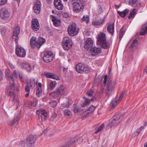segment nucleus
<instances>
[{"mask_svg": "<svg viewBox=\"0 0 147 147\" xmlns=\"http://www.w3.org/2000/svg\"><path fill=\"white\" fill-rule=\"evenodd\" d=\"M107 78V75H106L105 76L104 80L103 82V83L105 84V87L103 88V89H101V91H102L103 90H104L106 95L109 97L114 92L115 86L114 83L111 80H108L106 84Z\"/></svg>", "mask_w": 147, "mask_h": 147, "instance_id": "obj_1", "label": "nucleus"}, {"mask_svg": "<svg viewBox=\"0 0 147 147\" xmlns=\"http://www.w3.org/2000/svg\"><path fill=\"white\" fill-rule=\"evenodd\" d=\"M106 38L105 34L100 33L98 34V44L104 49H109L110 47V44L106 42Z\"/></svg>", "mask_w": 147, "mask_h": 147, "instance_id": "obj_2", "label": "nucleus"}, {"mask_svg": "<svg viewBox=\"0 0 147 147\" xmlns=\"http://www.w3.org/2000/svg\"><path fill=\"white\" fill-rule=\"evenodd\" d=\"M15 88V85L9 86L7 87L6 92L9 96H10L12 98V101L14 102L19 103L18 99L16 98V96L14 94V91Z\"/></svg>", "mask_w": 147, "mask_h": 147, "instance_id": "obj_3", "label": "nucleus"}, {"mask_svg": "<svg viewBox=\"0 0 147 147\" xmlns=\"http://www.w3.org/2000/svg\"><path fill=\"white\" fill-rule=\"evenodd\" d=\"M69 3L73 4V11L76 13L80 11L83 9V5L80 1L76 2L75 0H69Z\"/></svg>", "mask_w": 147, "mask_h": 147, "instance_id": "obj_4", "label": "nucleus"}, {"mask_svg": "<svg viewBox=\"0 0 147 147\" xmlns=\"http://www.w3.org/2000/svg\"><path fill=\"white\" fill-rule=\"evenodd\" d=\"M67 31L70 36H73L78 33L79 29L75 23H72L68 26Z\"/></svg>", "mask_w": 147, "mask_h": 147, "instance_id": "obj_5", "label": "nucleus"}, {"mask_svg": "<svg viewBox=\"0 0 147 147\" xmlns=\"http://www.w3.org/2000/svg\"><path fill=\"white\" fill-rule=\"evenodd\" d=\"M62 45L64 50H69L72 46V42L71 40L68 37H65L63 39Z\"/></svg>", "mask_w": 147, "mask_h": 147, "instance_id": "obj_6", "label": "nucleus"}, {"mask_svg": "<svg viewBox=\"0 0 147 147\" xmlns=\"http://www.w3.org/2000/svg\"><path fill=\"white\" fill-rule=\"evenodd\" d=\"M76 71L79 73H82L83 72L88 73L90 71L89 67H85L84 65L82 63H79L77 64L76 66Z\"/></svg>", "mask_w": 147, "mask_h": 147, "instance_id": "obj_7", "label": "nucleus"}, {"mask_svg": "<svg viewBox=\"0 0 147 147\" xmlns=\"http://www.w3.org/2000/svg\"><path fill=\"white\" fill-rule=\"evenodd\" d=\"M127 93V92L125 90H123L121 93L120 96L118 100H113L111 101L110 104V108L112 109L116 106V105L119 103L122 100V99L123 98L124 95L126 94Z\"/></svg>", "mask_w": 147, "mask_h": 147, "instance_id": "obj_8", "label": "nucleus"}, {"mask_svg": "<svg viewBox=\"0 0 147 147\" xmlns=\"http://www.w3.org/2000/svg\"><path fill=\"white\" fill-rule=\"evenodd\" d=\"M10 14L8 11L5 8H2L0 10V17L4 20L8 19L10 17Z\"/></svg>", "mask_w": 147, "mask_h": 147, "instance_id": "obj_9", "label": "nucleus"}, {"mask_svg": "<svg viewBox=\"0 0 147 147\" xmlns=\"http://www.w3.org/2000/svg\"><path fill=\"white\" fill-rule=\"evenodd\" d=\"M36 113L38 114L39 119H41L42 122L46 119L47 113L45 110L42 109L37 110Z\"/></svg>", "mask_w": 147, "mask_h": 147, "instance_id": "obj_10", "label": "nucleus"}, {"mask_svg": "<svg viewBox=\"0 0 147 147\" xmlns=\"http://www.w3.org/2000/svg\"><path fill=\"white\" fill-rule=\"evenodd\" d=\"M53 54L51 51H47L45 53L43 57V60L45 62L48 63L52 61L53 59Z\"/></svg>", "mask_w": 147, "mask_h": 147, "instance_id": "obj_11", "label": "nucleus"}, {"mask_svg": "<svg viewBox=\"0 0 147 147\" xmlns=\"http://www.w3.org/2000/svg\"><path fill=\"white\" fill-rule=\"evenodd\" d=\"M65 89L66 88L64 86L61 85L57 88L54 94L57 96L62 95L65 93Z\"/></svg>", "mask_w": 147, "mask_h": 147, "instance_id": "obj_12", "label": "nucleus"}, {"mask_svg": "<svg viewBox=\"0 0 147 147\" xmlns=\"http://www.w3.org/2000/svg\"><path fill=\"white\" fill-rule=\"evenodd\" d=\"M16 52L18 56L20 57H24L26 54V52L24 49L20 46L17 45L16 46Z\"/></svg>", "mask_w": 147, "mask_h": 147, "instance_id": "obj_13", "label": "nucleus"}, {"mask_svg": "<svg viewBox=\"0 0 147 147\" xmlns=\"http://www.w3.org/2000/svg\"><path fill=\"white\" fill-rule=\"evenodd\" d=\"M31 28L34 31H36L40 28V25L38 20L36 19H33L32 20Z\"/></svg>", "mask_w": 147, "mask_h": 147, "instance_id": "obj_14", "label": "nucleus"}, {"mask_svg": "<svg viewBox=\"0 0 147 147\" xmlns=\"http://www.w3.org/2000/svg\"><path fill=\"white\" fill-rule=\"evenodd\" d=\"M35 138L33 135L29 136L26 140V144L27 147H32L34 145Z\"/></svg>", "mask_w": 147, "mask_h": 147, "instance_id": "obj_15", "label": "nucleus"}, {"mask_svg": "<svg viewBox=\"0 0 147 147\" xmlns=\"http://www.w3.org/2000/svg\"><path fill=\"white\" fill-rule=\"evenodd\" d=\"M20 32V29L19 27H16L14 29L13 35L12 36L13 39L14 40L16 43H18L19 40L18 35Z\"/></svg>", "mask_w": 147, "mask_h": 147, "instance_id": "obj_16", "label": "nucleus"}, {"mask_svg": "<svg viewBox=\"0 0 147 147\" xmlns=\"http://www.w3.org/2000/svg\"><path fill=\"white\" fill-rule=\"evenodd\" d=\"M84 48L86 50L91 47L93 45V40L91 38H88L84 42Z\"/></svg>", "mask_w": 147, "mask_h": 147, "instance_id": "obj_17", "label": "nucleus"}, {"mask_svg": "<svg viewBox=\"0 0 147 147\" xmlns=\"http://www.w3.org/2000/svg\"><path fill=\"white\" fill-rule=\"evenodd\" d=\"M101 52V50L100 48L93 47L91 48L90 53L92 56H95L100 54Z\"/></svg>", "mask_w": 147, "mask_h": 147, "instance_id": "obj_18", "label": "nucleus"}, {"mask_svg": "<svg viewBox=\"0 0 147 147\" xmlns=\"http://www.w3.org/2000/svg\"><path fill=\"white\" fill-rule=\"evenodd\" d=\"M5 74L6 79L9 81V86L14 85V81L13 77L10 75L9 71L6 70L5 71Z\"/></svg>", "mask_w": 147, "mask_h": 147, "instance_id": "obj_19", "label": "nucleus"}, {"mask_svg": "<svg viewBox=\"0 0 147 147\" xmlns=\"http://www.w3.org/2000/svg\"><path fill=\"white\" fill-rule=\"evenodd\" d=\"M54 4L55 8L58 10H61L63 8V6L61 0H54Z\"/></svg>", "mask_w": 147, "mask_h": 147, "instance_id": "obj_20", "label": "nucleus"}, {"mask_svg": "<svg viewBox=\"0 0 147 147\" xmlns=\"http://www.w3.org/2000/svg\"><path fill=\"white\" fill-rule=\"evenodd\" d=\"M41 3L40 1H37L34 4L33 9L34 12L37 14L39 13L40 10Z\"/></svg>", "mask_w": 147, "mask_h": 147, "instance_id": "obj_21", "label": "nucleus"}, {"mask_svg": "<svg viewBox=\"0 0 147 147\" xmlns=\"http://www.w3.org/2000/svg\"><path fill=\"white\" fill-rule=\"evenodd\" d=\"M118 124L117 123L115 120L113 119V118H112L107 124L106 128L108 129L113 126L116 125Z\"/></svg>", "mask_w": 147, "mask_h": 147, "instance_id": "obj_22", "label": "nucleus"}, {"mask_svg": "<svg viewBox=\"0 0 147 147\" xmlns=\"http://www.w3.org/2000/svg\"><path fill=\"white\" fill-rule=\"evenodd\" d=\"M113 119L115 120L117 123L118 124L121 119L123 118V116L122 114H116L112 117Z\"/></svg>", "mask_w": 147, "mask_h": 147, "instance_id": "obj_23", "label": "nucleus"}, {"mask_svg": "<svg viewBox=\"0 0 147 147\" xmlns=\"http://www.w3.org/2000/svg\"><path fill=\"white\" fill-rule=\"evenodd\" d=\"M114 24L113 23H110L108 26L107 30L111 35H113L114 33Z\"/></svg>", "mask_w": 147, "mask_h": 147, "instance_id": "obj_24", "label": "nucleus"}, {"mask_svg": "<svg viewBox=\"0 0 147 147\" xmlns=\"http://www.w3.org/2000/svg\"><path fill=\"white\" fill-rule=\"evenodd\" d=\"M21 67L28 72H30L32 69V67H31L29 64L23 63L21 65Z\"/></svg>", "mask_w": 147, "mask_h": 147, "instance_id": "obj_25", "label": "nucleus"}, {"mask_svg": "<svg viewBox=\"0 0 147 147\" xmlns=\"http://www.w3.org/2000/svg\"><path fill=\"white\" fill-rule=\"evenodd\" d=\"M51 17L52 21L53 22L55 26H59L60 24V20L57 19L55 16L53 15H51Z\"/></svg>", "mask_w": 147, "mask_h": 147, "instance_id": "obj_26", "label": "nucleus"}, {"mask_svg": "<svg viewBox=\"0 0 147 147\" xmlns=\"http://www.w3.org/2000/svg\"><path fill=\"white\" fill-rule=\"evenodd\" d=\"M105 21V18H101L100 20H96L92 22V24L95 26H100Z\"/></svg>", "mask_w": 147, "mask_h": 147, "instance_id": "obj_27", "label": "nucleus"}, {"mask_svg": "<svg viewBox=\"0 0 147 147\" xmlns=\"http://www.w3.org/2000/svg\"><path fill=\"white\" fill-rule=\"evenodd\" d=\"M44 75L46 77L49 78L55 79L57 80L59 78L57 76H55L52 73L46 72L44 73Z\"/></svg>", "mask_w": 147, "mask_h": 147, "instance_id": "obj_28", "label": "nucleus"}, {"mask_svg": "<svg viewBox=\"0 0 147 147\" xmlns=\"http://www.w3.org/2000/svg\"><path fill=\"white\" fill-rule=\"evenodd\" d=\"M36 38L35 37H33L31 39L30 43L31 46L32 48H34L36 47H37V45H38L37 42L36 41Z\"/></svg>", "mask_w": 147, "mask_h": 147, "instance_id": "obj_29", "label": "nucleus"}, {"mask_svg": "<svg viewBox=\"0 0 147 147\" xmlns=\"http://www.w3.org/2000/svg\"><path fill=\"white\" fill-rule=\"evenodd\" d=\"M57 84L56 81H51L48 84V88L50 90L53 89L55 87Z\"/></svg>", "mask_w": 147, "mask_h": 147, "instance_id": "obj_30", "label": "nucleus"}, {"mask_svg": "<svg viewBox=\"0 0 147 147\" xmlns=\"http://www.w3.org/2000/svg\"><path fill=\"white\" fill-rule=\"evenodd\" d=\"M45 42V40L44 38L42 37H39L37 40L38 45H37V47L38 48H40L41 45Z\"/></svg>", "mask_w": 147, "mask_h": 147, "instance_id": "obj_31", "label": "nucleus"}, {"mask_svg": "<svg viewBox=\"0 0 147 147\" xmlns=\"http://www.w3.org/2000/svg\"><path fill=\"white\" fill-rule=\"evenodd\" d=\"M147 32V23L144 24L140 32L141 35H144Z\"/></svg>", "mask_w": 147, "mask_h": 147, "instance_id": "obj_32", "label": "nucleus"}, {"mask_svg": "<svg viewBox=\"0 0 147 147\" xmlns=\"http://www.w3.org/2000/svg\"><path fill=\"white\" fill-rule=\"evenodd\" d=\"M82 140L83 139L82 138H78V137H74L71 140H70L68 142V145H69V144L70 143H74L76 141H77L78 142L80 143L82 141Z\"/></svg>", "mask_w": 147, "mask_h": 147, "instance_id": "obj_33", "label": "nucleus"}, {"mask_svg": "<svg viewBox=\"0 0 147 147\" xmlns=\"http://www.w3.org/2000/svg\"><path fill=\"white\" fill-rule=\"evenodd\" d=\"M128 9H126L122 11H118L117 13L120 16L123 18L125 17V15L128 13Z\"/></svg>", "mask_w": 147, "mask_h": 147, "instance_id": "obj_34", "label": "nucleus"}, {"mask_svg": "<svg viewBox=\"0 0 147 147\" xmlns=\"http://www.w3.org/2000/svg\"><path fill=\"white\" fill-rule=\"evenodd\" d=\"M84 98H85V102L84 103H82V107H84L86 105H89L90 103V102L91 101H92L93 99V98H92L91 100L90 99H88L86 98L85 97H84Z\"/></svg>", "mask_w": 147, "mask_h": 147, "instance_id": "obj_35", "label": "nucleus"}, {"mask_svg": "<svg viewBox=\"0 0 147 147\" xmlns=\"http://www.w3.org/2000/svg\"><path fill=\"white\" fill-rule=\"evenodd\" d=\"M73 109L75 113H80L82 112V110L77 105H75Z\"/></svg>", "mask_w": 147, "mask_h": 147, "instance_id": "obj_36", "label": "nucleus"}, {"mask_svg": "<svg viewBox=\"0 0 147 147\" xmlns=\"http://www.w3.org/2000/svg\"><path fill=\"white\" fill-rule=\"evenodd\" d=\"M137 44L138 40L136 39H135L131 43L130 48L132 49H136V46Z\"/></svg>", "mask_w": 147, "mask_h": 147, "instance_id": "obj_37", "label": "nucleus"}, {"mask_svg": "<svg viewBox=\"0 0 147 147\" xmlns=\"http://www.w3.org/2000/svg\"><path fill=\"white\" fill-rule=\"evenodd\" d=\"M83 112V113L82 115V119H84L85 117H86L90 113V112H89L87 110Z\"/></svg>", "mask_w": 147, "mask_h": 147, "instance_id": "obj_38", "label": "nucleus"}, {"mask_svg": "<svg viewBox=\"0 0 147 147\" xmlns=\"http://www.w3.org/2000/svg\"><path fill=\"white\" fill-rule=\"evenodd\" d=\"M35 80L34 79L32 78H31L29 82H28L27 84H28V86L31 87L32 86H34L35 85Z\"/></svg>", "mask_w": 147, "mask_h": 147, "instance_id": "obj_39", "label": "nucleus"}, {"mask_svg": "<svg viewBox=\"0 0 147 147\" xmlns=\"http://www.w3.org/2000/svg\"><path fill=\"white\" fill-rule=\"evenodd\" d=\"M136 9H134L130 13L129 15L128 16V18L131 19L134 18L136 15Z\"/></svg>", "mask_w": 147, "mask_h": 147, "instance_id": "obj_40", "label": "nucleus"}, {"mask_svg": "<svg viewBox=\"0 0 147 147\" xmlns=\"http://www.w3.org/2000/svg\"><path fill=\"white\" fill-rule=\"evenodd\" d=\"M29 86H28V84L25 86V92L27 93L26 94H25V96L26 97H28L29 96V94L30 92V88Z\"/></svg>", "mask_w": 147, "mask_h": 147, "instance_id": "obj_41", "label": "nucleus"}, {"mask_svg": "<svg viewBox=\"0 0 147 147\" xmlns=\"http://www.w3.org/2000/svg\"><path fill=\"white\" fill-rule=\"evenodd\" d=\"M42 93V89L41 87H37V90H36V94L37 96L39 97L41 94Z\"/></svg>", "mask_w": 147, "mask_h": 147, "instance_id": "obj_42", "label": "nucleus"}, {"mask_svg": "<svg viewBox=\"0 0 147 147\" xmlns=\"http://www.w3.org/2000/svg\"><path fill=\"white\" fill-rule=\"evenodd\" d=\"M144 129V127L143 126H142L140 128L137 129L136 131L135 132L134 134L135 135H138L140 134L141 131Z\"/></svg>", "mask_w": 147, "mask_h": 147, "instance_id": "obj_43", "label": "nucleus"}, {"mask_svg": "<svg viewBox=\"0 0 147 147\" xmlns=\"http://www.w3.org/2000/svg\"><path fill=\"white\" fill-rule=\"evenodd\" d=\"M37 105V102H30L29 103V107L31 108L32 107H35Z\"/></svg>", "mask_w": 147, "mask_h": 147, "instance_id": "obj_44", "label": "nucleus"}, {"mask_svg": "<svg viewBox=\"0 0 147 147\" xmlns=\"http://www.w3.org/2000/svg\"><path fill=\"white\" fill-rule=\"evenodd\" d=\"M0 30L1 33L2 35H4L5 34L6 31V28L3 26H1L0 27Z\"/></svg>", "mask_w": 147, "mask_h": 147, "instance_id": "obj_45", "label": "nucleus"}, {"mask_svg": "<svg viewBox=\"0 0 147 147\" xmlns=\"http://www.w3.org/2000/svg\"><path fill=\"white\" fill-rule=\"evenodd\" d=\"M102 12V9L100 6L98 5V7L97 10L96 11V14L99 15Z\"/></svg>", "mask_w": 147, "mask_h": 147, "instance_id": "obj_46", "label": "nucleus"}, {"mask_svg": "<svg viewBox=\"0 0 147 147\" xmlns=\"http://www.w3.org/2000/svg\"><path fill=\"white\" fill-rule=\"evenodd\" d=\"M64 115L66 116H70L71 115V112L69 109H66L64 111Z\"/></svg>", "mask_w": 147, "mask_h": 147, "instance_id": "obj_47", "label": "nucleus"}, {"mask_svg": "<svg viewBox=\"0 0 147 147\" xmlns=\"http://www.w3.org/2000/svg\"><path fill=\"white\" fill-rule=\"evenodd\" d=\"M124 33V31L123 30V27L120 30L119 33V39L120 40H121L123 34Z\"/></svg>", "mask_w": 147, "mask_h": 147, "instance_id": "obj_48", "label": "nucleus"}, {"mask_svg": "<svg viewBox=\"0 0 147 147\" xmlns=\"http://www.w3.org/2000/svg\"><path fill=\"white\" fill-rule=\"evenodd\" d=\"M105 125L104 124H102L98 128L97 130L95 132V133L97 134L99 131H101L102 129L104 127Z\"/></svg>", "mask_w": 147, "mask_h": 147, "instance_id": "obj_49", "label": "nucleus"}, {"mask_svg": "<svg viewBox=\"0 0 147 147\" xmlns=\"http://www.w3.org/2000/svg\"><path fill=\"white\" fill-rule=\"evenodd\" d=\"M82 20L83 21H86V23H88L89 21V18L88 16H84L82 18Z\"/></svg>", "mask_w": 147, "mask_h": 147, "instance_id": "obj_50", "label": "nucleus"}, {"mask_svg": "<svg viewBox=\"0 0 147 147\" xmlns=\"http://www.w3.org/2000/svg\"><path fill=\"white\" fill-rule=\"evenodd\" d=\"M19 120V117H17L16 118H15L14 119L13 121V122L11 123L12 125H14L16 123H18Z\"/></svg>", "mask_w": 147, "mask_h": 147, "instance_id": "obj_51", "label": "nucleus"}, {"mask_svg": "<svg viewBox=\"0 0 147 147\" xmlns=\"http://www.w3.org/2000/svg\"><path fill=\"white\" fill-rule=\"evenodd\" d=\"M50 106L51 107H54L57 105V102L55 101H52L49 102Z\"/></svg>", "mask_w": 147, "mask_h": 147, "instance_id": "obj_52", "label": "nucleus"}, {"mask_svg": "<svg viewBox=\"0 0 147 147\" xmlns=\"http://www.w3.org/2000/svg\"><path fill=\"white\" fill-rule=\"evenodd\" d=\"M94 92L92 90H88L87 92V94L89 97H91L92 96Z\"/></svg>", "mask_w": 147, "mask_h": 147, "instance_id": "obj_53", "label": "nucleus"}, {"mask_svg": "<svg viewBox=\"0 0 147 147\" xmlns=\"http://www.w3.org/2000/svg\"><path fill=\"white\" fill-rule=\"evenodd\" d=\"M18 69L14 70L13 71V76H14L15 78H17L18 76Z\"/></svg>", "mask_w": 147, "mask_h": 147, "instance_id": "obj_54", "label": "nucleus"}, {"mask_svg": "<svg viewBox=\"0 0 147 147\" xmlns=\"http://www.w3.org/2000/svg\"><path fill=\"white\" fill-rule=\"evenodd\" d=\"M69 105L68 102L63 103L61 104V106L63 107L67 108L69 107Z\"/></svg>", "mask_w": 147, "mask_h": 147, "instance_id": "obj_55", "label": "nucleus"}, {"mask_svg": "<svg viewBox=\"0 0 147 147\" xmlns=\"http://www.w3.org/2000/svg\"><path fill=\"white\" fill-rule=\"evenodd\" d=\"M94 107L93 106H91L88 108L87 110L89 112H90L91 113L94 111Z\"/></svg>", "mask_w": 147, "mask_h": 147, "instance_id": "obj_56", "label": "nucleus"}, {"mask_svg": "<svg viewBox=\"0 0 147 147\" xmlns=\"http://www.w3.org/2000/svg\"><path fill=\"white\" fill-rule=\"evenodd\" d=\"M138 0H129V4L130 5H132L135 3Z\"/></svg>", "mask_w": 147, "mask_h": 147, "instance_id": "obj_57", "label": "nucleus"}, {"mask_svg": "<svg viewBox=\"0 0 147 147\" xmlns=\"http://www.w3.org/2000/svg\"><path fill=\"white\" fill-rule=\"evenodd\" d=\"M7 0H1L0 2V5H4L7 2Z\"/></svg>", "mask_w": 147, "mask_h": 147, "instance_id": "obj_58", "label": "nucleus"}, {"mask_svg": "<svg viewBox=\"0 0 147 147\" xmlns=\"http://www.w3.org/2000/svg\"><path fill=\"white\" fill-rule=\"evenodd\" d=\"M8 65L12 69H14L15 67V66L13 64L10 62L8 63Z\"/></svg>", "mask_w": 147, "mask_h": 147, "instance_id": "obj_59", "label": "nucleus"}, {"mask_svg": "<svg viewBox=\"0 0 147 147\" xmlns=\"http://www.w3.org/2000/svg\"><path fill=\"white\" fill-rule=\"evenodd\" d=\"M83 34L84 36H88L90 35V32H88L85 31L83 32Z\"/></svg>", "mask_w": 147, "mask_h": 147, "instance_id": "obj_60", "label": "nucleus"}, {"mask_svg": "<svg viewBox=\"0 0 147 147\" xmlns=\"http://www.w3.org/2000/svg\"><path fill=\"white\" fill-rule=\"evenodd\" d=\"M2 72L1 70L0 69V80H2Z\"/></svg>", "mask_w": 147, "mask_h": 147, "instance_id": "obj_61", "label": "nucleus"}, {"mask_svg": "<svg viewBox=\"0 0 147 147\" xmlns=\"http://www.w3.org/2000/svg\"><path fill=\"white\" fill-rule=\"evenodd\" d=\"M59 55L61 56H64L65 55V53H63L62 51H60L59 52Z\"/></svg>", "mask_w": 147, "mask_h": 147, "instance_id": "obj_62", "label": "nucleus"}, {"mask_svg": "<svg viewBox=\"0 0 147 147\" xmlns=\"http://www.w3.org/2000/svg\"><path fill=\"white\" fill-rule=\"evenodd\" d=\"M22 145L23 146H25V144L24 141H22Z\"/></svg>", "mask_w": 147, "mask_h": 147, "instance_id": "obj_63", "label": "nucleus"}, {"mask_svg": "<svg viewBox=\"0 0 147 147\" xmlns=\"http://www.w3.org/2000/svg\"><path fill=\"white\" fill-rule=\"evenodd\" d=\"M144 147H147V142H146L144 144Z\"/></svg>", "mask_w": 147, "mask_h": 147, "instance_id": "obj_64", "label": "nucleus"}]
</instances>
